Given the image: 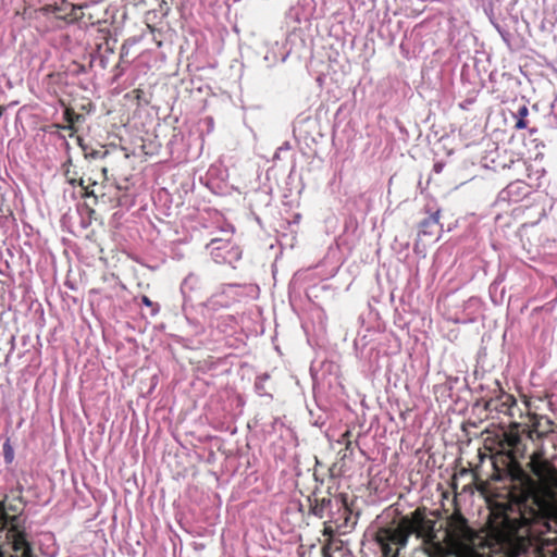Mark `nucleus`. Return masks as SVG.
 I'll use <instances>...</instances> for the list:
<instances>
[{"label": "nucleus", "instance_id": "obj_2", "mask_svg": "<svg viewBox=\"0 0 557 557\" xmlns=\"http://www.w3.org/2000/svg\"><path fill=\"white\" fill-rule=\"evenodd\" d=\"M530 467L534 475L547 487L557 488V470L543 459L541 453H534L530 460ZM555 513L557 516V499L555 504Z\"/></svg>", "mask_w": 557, "mask_h": 557}, {"label": "nucleus", "instance_id": "obj_4", "mask_svg": "<svg viewBox=\"0 0 557 557\" xmlns=\"http://www.w3.org/2000/svg\"><path fill=\"white\" fill-rule=\"evenodd\" d=\"M13 549L16 553H21V557H29L32 555V549L22 533L13 535Z\"/></svg>", "mask_w": 557, "mask_h": 557}, {"label": "nucleus", "instance_id": "obj_8", "mask_svg": "<svg viewBox=\"0 0 557 557\" xmlns=\"http://www.w3.org/2000/svg\"><path fill=\"white\" fill-rule=\"evenodd\" d=\"M4 457L8 462L13 460V449L9 443H5L4 446Z\"/></svg>", "mask_w": 557, "mask_h": 557}, {"label": "nucleus", "instance_id": "obj_7", "mask_svg": "<svg viewBox=\"0 0 557 557\" xmlns=\"http://www.w3.org/2000/svg\"><path fill=\"white\" fill-rule=\"evenodd\" d=\"M64 119L69 123V125L65 128L73 131V128H74L73 125L75 122H77L81 119V115L74 113L70 109H66L64 112Z\"/></svg>", "mask_w": 557, "mask_h": 557}, {"label": "nucleus", "instance_id": "obj_1", "mask_svg": "<svg viewBox=\"0 0 557 557\" xmlns=\"http://www.w3.org/2000/svg\"><path fill=\"white\" fill-rule=\"evenodd\" d=\"M405 518L410 533L423 540L430 557H483L473 548L474 534L461 517L451 518L443 541L436 539L435 521L428 519L420 509Z\"/></svg>", "mask_w": 557, "mask_h": 557}, {"label": "nucleus", "instance_id": "obj_10", "mask_svg": "<svg viewBox=\"0 0 557 557\" xmlns=\"http://www.w3.org/2000/svg\"><path fill=\"white\" fill-rule=\"evenodd\" d=\"M141 301L147 307H150L152 305L151 300L147 296H143Z\"/></svg>", "mask_w": 557, "mask_h": 557}, {"label": "nucleus", "instance_id": "obj_3", "mask_svg": "<svg viewBox=\"0 0 557 557\" xmlns=\"http://www.w3.org/2000/svg\"><path fill=\"white\" fill-rule=\"evenodd\" d=\"M406 518L404 517L398 525L394 529H384L379 535V542L382 546H387L389 543L397 544L400 547H405L408 542V537L411 535L409 528H407Z\"/></svg>", "mask_w": 557, "mask_h": 557}, {"label": "nucleus", "instance_id": "obj_9", "mask_svg": "<svg viewBox=\"0 0 557 557\" xmlns=\"http://www.w3.org/2000/svg\"><path fill=\"white\" fill-rule=\"evenodd\" d=\"M7 523L5 512L2 504L0 503V528H3Z\"/></svg>", "mask_w": 557, "mask_h": 557}, {"label": "nucleus", "instance_id": "obj_5", "mask_svg": "<svg viewBox=\"0 0 557 557\" xmlns=\"http://www.w3.org/2000/svg\"><path fill=\"white\" fill-rule=\"evenodd\" d=\"M437 220L436 219H429L421 223V231L419 233V237L421 236H430L432 237V240H437L438 236H434L432 228L436 225Z\"/></svg>", "mask_w": 557, "mask_h": 557}, {"label": "nucleus", "instance_id": "obj_6", "mask_svg": "<svg viewBox=\"0 0 557 557\" xmlns=\"http://www.w3.org/2000/svg\"><path fill=\"white\" fill-rule=\"evenodd\" d=\"M528 114H529V109L527 106H522L519 108V110H518L519 120L516 123V127L518 129H524L527 127V122L524 119L528 116Z\"/></svg>", "mask_w": 557, "mask_h": 557}]
</instances>
